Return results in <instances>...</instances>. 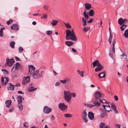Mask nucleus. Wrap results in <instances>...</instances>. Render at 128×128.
Wrapping results in <instances>:
<instances>
[{
  "mask_svg": "<svg viewBox=\"0 0 128 128\" xmlns=\"http://www.w3.org/2000/svg\"><path fill=\"white\" fill-rule=\"evenodd\" d=\"M66 40H70L73 41H76L77 39L75 34H72L70 32V30H66Z\"/></svg>",
  "mask_w": 128,
  "mask_h": 128,
  "instance_id": "1",
  "label": "nucleus"
},
{
  "mask_svg": "<svg viewBox=\"0 0 128 128\" xmlns=\"http://www.w3.org/2000/svg\"><path fill=\"white\" fill-rule=\"evenodd\" d=\"M64 94L65 99L67 102H69L70 101L72 98L71 93L69 91L64 90Z\"/></svg>",
  "mask_w": 128,
  "mask_h": 128,
  "instance_id": "2",
  "label": "nucleus"
},
{
  "mask_svg": "<svg viewBox=\"0 0 128 128\" xmlns=\"http://www.w3.org/2000/svg\"><path fill=\"white\" fill-rule=\"evenodd\" d=\"M116 43V40L114 38L113 39L112 42V46L110 48L109 56L112 57V56L115 53L114 45Z\"/></svg>",
  "mask_w": 128,
  "mask_h": 128,
  "instance_id": "3",
  "label": "nucleus"
},
{
  "mask_svg": "<svg viewBox=\"0 0 128 128\" xmlns=\"http://www.w3.org/2000/svg\"><path fill=\"white\" fill-rule=\"evenodd\" d=\"M35 68L32 65L29 66V71L28 74L30 76L33 77V74L34 72Z\"/></svg>",
  "mask_w": 128,
  "mask_h": 128,
  "instance_id": "4",
  "label": "nucleus"
},
{
  "mask_svg": "<svg viewBox=\"0 0 128 128\" xmlns=\"http://www.w3.org/2000/svg\"><path fill=\"white\" fill-rule=\"evenodd\" d=\"M42 72H39V70H36L33 74V77L34 78L36 79L39 78L42 76Z\"/></svg>",
  "mask_w": 128,
  "mask_h": 128,
  "instance_id": "5",
  "label": "nucleus"
},
{
  "mask_svg": "<svg viewBox=\"0 0 128 128\" xmlns=\"http://www.w3.org/2000/svg\"><path fill=\"white\" fill-rule=\"evenodd\" d=\"M82 115V118L84 122H87L88 121V120L87 118V114L86 110H84Z\"/></svg>",
  "mask_w": 128,
  "mask_h": 128,
  "instance_id": "6",
  "label": "nucleus"
},
{
  "mask_svg": "<svg viewBox=\"0 0 128 128\" xmlns=\"http://www.w3.org/2000/svg\"><path fill=\"white\" fill-rule=\"evenodd\" d=\"M6 60L7 64L9 66H12L14 62V60L13 59H10L8 58H7Z\"/></svg>",
  "mask_w": 128,
  "mask_h": 128,
  "instance_id": "7",
  "label": "nucleus"
},
{
  "mask_svg": "<svg viewBox=\"0 0 128 128\" xmlns=\"http://www.w3.org/2000/svg\"><path fill=\"white\" fill-rule=\"evenodd\" d=\"M30 78L29 76L23 78L22 84H25L27 83H28L30 81Z\"/></svg>",
  "mask_w": 128,
  "mask_h": 128,
  "instance_id": "8",
  "label": "nucleus"
},
{
  "mask_svg": "<svg viewBox=\"0 0 128 128\" xmlns=\"http://www.w3.org/2000/svg\"><path fill=\"white\" fill-rule=\"evenodd\" d=\"M52 110L51 108H49L47 106H45L44 108V112L45 113L48 114Z\"/></svg>",
  "mask_w": 128,
  "mask_h": 128,
  "instance_id": "9",
  "label": "nucleus"
},
{
  "mask_svg": "<svg viewBox=\"0 0 128 128\" xmlns=\"http://www.w3.org/2000/svg\"><path fill=\"white\" fill-rule=\"evenodd\" d=\"M59 107L61 110H63L68 108V106L65 105L64 103H60L59 104Z\"/></svg>",
  "mask_w": 128,
  "mask_h": 128,
  "instance_id": "10",
  "label": "nucleus"
},
{
  "mask_svg": "<svg viewBox=\"0 0 128 128\" xmlns=\"http://www.w3.org/2000/svg\"><path fill=\"white\" fill-rule=\"evenodd\" d=\"M8 81V78H4L3 77H2L1 80L2 84H4V85H6Z\"/></svg>",
  "mask_w": 128,
  "mask_h": 128,
  "instance_id": "11",
  "label": "nucleus"
},
{
  "mask_svg": "<svg viewBox=\"0 0 128 128\" xmlns=\"http://www.w3.org/2000/svg\"><path fill=\"white\" fill-rule=\"evenodd\" d=\"M88 116L89 118L91 120L94 119V114L92 112H89L88 113Z\"/></svg>",
  "mask_w": 128,
  "mask_h": 128,
  "instance_id": "12",
  "label": "nucleus"
},
{
  "mask_svg": "<svg viewBox=\"0 0 128 128\" xmlns=\"http://www.w3.org/2000/svg\"><path fill=\"white\" fill-rule=\"evenodd\" d=\"M96 100H97L101 97V95L98 91H96L95 93Z\"/></svg>",
  "mask_w": 128,
  "mask_h": 128,
  "instance_id": "13",
  "label": "nucleus"
},
{
  "mask_svg": "<svg viewBox=\"0 0 128 128\" xmlns=\"http://www.w3.org/2000/svg\"><path fill=\"white\" fill-rule=\"evenodd\" d=\"M127 20L124 19H123L122 18H119L118 20V23L120 25H122V24L125 22H127Z\"/></svg>",
  "mask_w": 128,
  "mask_h": 128,
  "instance_id": "14",
  "label": "nucleus"
},
{
  "mask_svg": "<svg viewBox=\"0 0 128 128\" xmlns=\"http://www.w3.org/2000/svg\"><path fill=\"white\" fill-rule=\"evenodd\" d=\"M97 66L95 68V72H97L100 71L103 68V66L101 65L100 64H98Z\"/></svg>",
  "mask_w": 128,
  "mask_h": 128,
  "instance_id": "15",
  "label": "nucleus"
},
{
  "mask_svg": "<svg viewBox=\"0 0 128 128\" xmlns=\"http://www.w3.org/2000/svg\"><path fill=\"white\" fill-rule=\"evenodd\" d=\"M11 29L14 30H18L19 28L17 24H15L12 25L11 27Z\"/></svg>",
  "mask_w": 128,
  "mask_h": 128,
  "instance_id": "16",
  "label": "nucleus"
},
{
  "mask_svg": "<svg viewBox=\"0 0 128 128\" xmlns=\"http://www.w3.org/2000/svg\"><path fill=\"white\" fill-rule=\"evenodd\" d=\"M102 106L104 109L108 112L111 110L110 108V106L109 104L107 105H102Z\"/></svg>",
  "mask_w": 128,
  "mask_h": 128,
  "instance_id": "17",
  "label": "nucleus"
},
{
  "mask_svg": "<svg viewBox=\"0 0 128 128\" xmlns=\"http://www.w3.org/2000/svg\"><path fill=\"white\" fill-rule=\"evenodd\" d=\"M20 64L18 63H17L15 64L13 66L12 68V72H14V68L15 69H18L19 68Z\"/></svg>",
  "mask_w": 128,
  "mask_h": 128,
  "instance_id": "18",
  "label": "nucleus"
},
{
  "mask_svg": "<svg viewBox=\"0 0 128 128\" xmlns=\"http://www.w3.org/2000/svg\"><path fill=\"white\" fill-rule=\"evenodd\" d=\"M109 127L103 122H101L100 124V128H109Z\"/></svg>",
  "mask_w": 128,
  "mask_h": 128,
  "instance_id": "19",
  "label": "nucleus"
},
{
  "mask_svg": "<svg viewBox=\"0 0 128 128\" xmlns=\"http://www.w3.org/2000/svg\"><path fill=\"white\" fill-rule=\"evenodd\" d=\"M15 87L14 85H12L11 83L9 84V86L8 87V89L9 90H13Z\"/></svg>",
  "mask_w": 128,
  "mask_h": 128,
  "instance_id": "20",
  "label": "nucleus"
},
{
  "mask_svg": "<svg viewBox=\"0 0 128 128\" xmlns=\"http://www.w3.org/2000/svg\"><path fill=\"white\" fill-rule=\"evenodd\" d=\"M99 77L100 78H104L106 76V72L105 71L101 72L98 74Z\"/></svg>",
  "mask_w": 128,
  "mask_h": 128,
  "instance_id": "21",
  "label": "nucleus"
},
{
  "mask_svg": "<svg viewBox=\"0 0 128 128\" xmlns=\"http://www.w3.org/2000/svg\"><path fill=\"white\" fill-rule=\"evenodd\" d=\"M70 80L69 78H66L64 80H60V82L62 83L63 84H66V82L68 83V82L70 81Z\"/></svg>",
  "mask_w": 128,
  "mask_h": 128,
  "instance_id": "22",
  "label": "nucleus"
},
{
  "mask_svg": "<svg viewBox=\"0 0 128 128\" xmlns=\"http://www.w3.org/2000/svg\"><path fill=\"white\" fill-rule=\"evenodd\" d=\"M12 101L10 100H7L5 102L6 106L7 107H8L11 104Z\"/></svg>",
  "mask_w": 128,
  "mask_h": 128,
  "instance_id": "23",
  "label": "nucleus"
},
{
  "mask_svg": "<svg viewBox=\"0 0 128 128\" xmlns=\"http://www.w3.org/2000/svg\"><path fill=\"white\" fill-rule=\"evenodd\" d=\"M58 22V20H54L52 21L50 23L52 26H56Z\"/></svg>",
  "mask_w": 128,
  "mask_h": 128,
  "instance_id": "24",
  "label": "nucleus"
},
{
  "mask_svg": "<svg viewBox=\"0 0 128 128\" xmlns=\"http://www.w3.org/2000/svg\"><path fill=\"white\" fill-rule=\"evenodd\" d=\"M66 44L68 46H70L73 44V42L72 41H66L65 42Z\"/></svg>",
  "mask_w": 128,
  "mask_h": 128,
  "instance_id": "25",
  "label": "nucleus"
},
{
  "mask_svg": "<svg viewBox=\"0 0 128 128\" xmlns=\"http://www.w3.org/2000/svg\"><path fill=\"white\" fill-rule=\"evenodd\" d=\"M100 64L99 63V61L97 60H96L92 63L93 67H94L96 66H98V64Z\"/></svg>",
  "mask_w": 128,
  "mask_h": 128,
  "instance_id": "26",
  "label": "nucleus"
},
{
  "mask_svg": "<svg viewBox=\"0 0 128 128\" xmlns=\"http://www.w3.org/2000/svg\"><path fill=\"white\" fill-rule=\"evenodd\" d=\"M85 8L88 10H89L91 8V4L89 3H86L85 4Z\"/></svg>",
  "mask_w": 128,
  "mask_h": 128,
  "instance_id": "27",
  "label": "nucleus"
},
{
  "mask_svg": "<svg viewBox=\"0 0 128 128\" xmlns=\"http://www.w3.org/2000/svg\"><path fill=\"white\" fill-rule=\"evenodd\" d=\"M36 88H34L33 87L31 86L29 87L28 88V90L29 92H31L35 90Z\"/></svg>",
  "mask_w": 128,
  "mask_h": 128,
  "instance_id": "28",
  "label": "nucleus"
},
{
  "mask_svg": "<svg viewBox=\"0 0 128 128\" xmlns=\"http://www.w3.org/2000/svg\"><path fill=\"white\" fill-rule=\"evenodd\" d=\"M22 98L20 96H18L17 97V99L18 104H20L22 103Z\"/></svg>",
  "mask_w": 128,
  "mask_h": 128,
  "instance_id": "29",
  "label": "nucleus"
},
{
  "mask_svg": "<svg viewBox=\"0 0 128 128\" xmlns=\"http://www.w3.org/2000/svg\"><path fill=\"white\" fill-rule=\"evenodd\" d=\"M94 14V12L93 10H90L89 12V14L90 16H93Z\"/></svg>",
  "mask_w": 128,
  "mask_h": 128,
  "instance_id": "30",
  "label": "nucleus"
},
{
  "mask_svg": "<svg viewBox=\"0 0 128 128\" xmlns=\"http://www.w3.org/2000/svg\"><path fill=\"white\" fill-rule=\"evenodd\" d=\"M93 103L94 106L96 107H98L100 105V104L96 101L94 102Z\"/></svg>",
  "mask_w": 128,
  "mask_h": 128,
  "instance_id": "31",
  "label": "nucleus"
},
{
  "mask_svg": "<svg viewBox=\"0 0 128 128\" xmlns=\"http://www.w3.org/2000/svg\"><path fill=\"white\" fill-rule=\"evenodd\" d=\"M113 36L111 34H110V36L108 39V42L110 44H111L112 39Z\"/></svg>",
  "mask_w": 128,
  "mask_h": 128,
  "instance_id": "32",
  "label": "nucleus"
},
{
  "mask_svg": "<svg viewBox=\"0 0 128 128\" xmlns=\"http://www.w3.org/2000/svg\"><path fill=\"white\" fill-rule=\"evenodd\" d=\"M124 35L125 38H128V29H127L125 30Z\"/></svg>",
  "mask_w": 128,
  "mask_h": 128,
  "instance_id": "33",
  "label": "nucleus"
},
{
  "mask_svg": "<svg viewBox=\"0 0 128 128\" xmlns=\"http://www.w3.org/2000/svg\"><path fill=\"white\" fill-rule=\"evenodd\" d=\"M63 23L64 24L66 27L68 28H70L72 26L70 24L68 23H66L64 22H63Z\"/></svg>",
  "mask_w": 128,
  "mask_h": 128,
  "instance_id": "34",
  "label": "nucleus"
},
{
  "mask_svg": "<svg viewBox=\"0 0 128 128\" xmlns=\"http://www.w3.org/2000/svg\"><path fill=\"white\" fill-rule=\"evenodd\" d=\"M15 43L14 41H12L11 42L10 44V47L12 48H14V45Z\"/></svg>",
  "mask_w": 128,
  "mask_h": 128,
  "instance_id": "35",
  "label": "nucleus"
},
{
  "mask_svg": "<svg viewBox=\"0 0 128 128\" xmlns=\"http://www.w3.org/2000/svg\"><path fill=\"white\" fill-rule=\"evenodd\" d=\"M64 116L66 118H71L72 116V114H65Z\"/></svg>",
  "mask_w": 128,
  "mask_h": 128,
  "instance_id": "36",
  "label": "nucleus"
},
{
  "mask_svg": "<svg viewBox=\"0 0 128 128\" xmlns=\"http://www.w3.org/2000/svg\"><path fill=\"white\" fill-rule=\"evenodd\" d=\"M83 14L84 17L86 18L87 19H88L89 18V16L88 14L86 13V11H85L84 13Z\"/></svg>",
  "mask_w": 128,
  "mask_h": 128,
  "instance_id": "37",
  "label": "nucleus"
},
{
  "mask_svg": "<svg viewBox=\"0 0 128 128\" xmlns=\"http://www.w3.org/2000/svg\"><path fill=\"white\" fill-rule=\"evenodd\" d=\"M78 73L82 77L84 76L83 75V72L82 71H80L79 70H78L77 71Z\"/></svg>",
  "mask_w": 128,
  "mask_h": 128,
  "instance_id": "38",
  "label": "nucleus"
},
{
  "mask_svg": "<svg viewBox=\"0 0 128 128\" xmlns=\"http://www.w3.org/2000/svg\"><path fill=\"white\" fill-rule=\"evenodd\" d=\"M90 28V27H85L84 28L83 30L85 32H86L88 31Z\"/></svg>",
  "mask_w": 128,
  "mask_h": 128,
  "instance_id": "39",
  "label": "nucleus"
},
{
  "mask_svg": "<svg viewBox=\"0 0 128 128\" xmlns=\"http://www.w3.org/2000/svg\"><path fill=\"white\" fill-rule=\"evenodd\" d=\"M100 101V102L103 103H105L107 104H109V102H108L104 100H101L100 99L99 100Z\"/></svg>",
  "mask_w": 128,
  "mask_h": 128,
  "instance_id": "40",
  "label": "nucleus"
},
{
  "mask_svg": "<svg viewBox=\"0 0 128 128\" xmlns=\"http://www.w3.org/2000/svg\"><path fill=\"white\" fill-rule=\"evenodd\" d=\"M4 29V28H1L0 30V36L1 37H2L3 36L2 30Z\"/></svg>",
  "mask_w": 128,
  "mask_h": 128,
  "instance_id": "41",
  "label": "nucleus"
},
{
  "mask_svg": "<svg viewBox=\"0 0 128 128\" xmlns=\"http://www.w3.org/2000/svg\"><path fill=\"white\" fill-rule=\"evenodd\" d=\"M126 26L123 24L122 26L120 28V29H121L122 31L124 30V29L126 28Z\"/></svg>",
  "mask_w": 128,
  "mask_h": 128,
  "instance_id": "42",
  "label": "nucleus"
},
{
  "mask_svg": "<svg viewBox=\"0 0 128 128\" xmlns=\"http://www.w3.org/2000/svg\"><path fill=\"white\" fill-rule=\"evenodd\" d=\"M18 107L20 110H22L23 108V106L22 104H18Z\"/></svg>",
  "mask_w": 128,
  "mask_h": 128,
  "instance_id": "43",
  "label": "nucleus"
},
{
  "mask_svg": "<svg viewBox=\"0 0 128 128\" xmlns=\"http://www.w3.org/2000/svg\"><path fill=\"white\" fill-rule=\"evenodd\" d=\"M13 22V20H12L11 19H10L9 20H8L7 22L6 23L8 24L9 25L10 24L12 23Z\"/></svg>",
  "mask_w": 128,
  "mask_h": 128,
  "instance_id": "44",
  "label": "nucleus"
},
{
  "mask_svg": "<svg viewBox=\"0 0 128 128\" xmlns=\"http://www.w3.org/2000/svg\"><path fill=\"white\" fill-rule=\"evenodd\" d=\"M52 31L51 30H49L47 31L46 32V33L48 35H50L52 34Z\"/></svg>",
  "mask_w": 128,
  "mask_h": 128,
  "instance_id": "45",
  "label": "nucleus"
},
{
  "mask_svg": "<svg viewBox=\"0 0 128 128\" xmlns=\"http://www.w3.org/2000/svg\"><path fill=\"white\" fill-rule=\"evenodd\" d=\"M18 50H19V52L20 53H21L23 52V49L22 47H20L18 48Z\"/></svg>",
  "mask_w": 128,
  "mask_h": 128,
  "instance_id": "46",
  "label": "nucleus"
},
{
  "mask_svg": "<svg viewBox=\"0 0 128 128\" xmlns=\"http://www.w3.org/2000/svg\"><path fill=\"white\" fill-rule=\"evenodd\" d=\"M46 10H48V6L46 5H44L43 7Z\"/></svg>",
  "mask_w": 128,
  "mask_h": 128,
  "instance_id": "47",
  "label": "nucleus"
},
{
  "mask_svg": "<svg viewBox=\"0 0 128 128\" xmlns=\"http://www.w3.org/2000/svg\"><path fill=\"white\" fill-rule=\"evenodd\" d=\"M23 125L24 126L28 127V123L26 122H24L23 124Z\"/></svg>",
  "mask_w": 128,
  "mask_h": 128,
  "instance_id": "48",
  "label": "nucleus"
},
{
  "mask_svg": "<svg viewBox=\"0 0 128 128\" xmlns=\"http://www.w3.org/2000/svg\"><path fill=\"white\" fill-rule=\"evenodd\" d=\"M94 21V20L92 18H90V20L87 21V22L89 23H92Z\"/></svg>",
  "mask_w": 128,
  "mask_h": 128,
  "instance_id": "49",
  "label": "nucleus"
},
{
  "mask_svg": "<svg viewBox=\"0 0 128 128\" xmlns=\"http://www.w3.org/2000/svg\"><path fill=\"white\" fill-rule=\"evenodd\" d=\"M2 70L3 72V73L4 74H7L8 73V72L6 70H4L3 69H2Z\"/></svg>",
  "mask_w": 128,
  "mask_h": 128,
  "instance_id": "50",
  "label": "nucleus"
},
{
  "mask_svg": "<svg viewBox=\"0 0 128 128\" xmlns=\"http://www.w3.org/2000/svg\"><path fill=\"white\" fill-rule=\"evenodd\" d=\"M105 114L104 113H101L100 115V117L101 118H103L105 116Z\"/></svg>",
  "mask_w": 128,
  "mask_h": 128,
  "instance_id": "51",
  "label": "nucleus"
},
{
  "mask_svg": "<svg viewBox=\"0 0 128 128\" xmlns=\"http://www.w3.org/2000/svg\"><path fill=\"white\" fill-rule=\"evenodd\" d=\"M43 17L45 19L47 17V14H43Z\"/></svg>",
  "mask_w": 128,
  "mask_h": 128,
  "instance_id": "52",
  "label": "nucleus"
},
{
  "mask_svg": "<svg viewBox=\"0 0 128 128\" xmlns=\"http://www.w3.org/2000/svg\"><path fill=\"white\" fill-rule=\"evenodd\" d=\"M111 107H112V108L114 110L116 109V106H115L114 105V104L112 105Z\"/></svg>",
  "mask_w": 128,
  "mask_h": 128,
  "instance_id": "53",
  "label": "nucleus"
},
{
  "mask_svg": "<svg viewBox=\"0 0 128 128\" xmlns=\"http://www.w3.org/2000/svg\"><path fill=\"white\" fill-rule=\"evenodd\" d=\"M88 106V107H90V108H92L94 106V105L91 104H88L87 105Z\"/></svg>",
  "mask_w": 128,
  "mask_h": 128,
  "instance_id": "54",
  "label": "nucleus"
},
{
  "mask_svg": "<svg viewBox=\"0 0 128 128\" xmlns=\"http://www.w3.org/2000/svg\"><path fill=\"white\" fill-rule=\"evenodd\" d=\"M72 97L74 98H75L76 96V94L75 93L73 92L72 93Z\"/></svg>",
  "mask_w": 128,
  "mask_h": 128,
  "instance_id": "55",
  "label": "nucleus"
},
{
  "mask_svg": "<svg viewBox=\"0 0 128 128\" xmlns=\"http://www.w3.org/2000/svg\"><path fill=\"white\" fill-rule=\"evenodd\" d=\"M115 126L116 127H117V128H120V125L119 124H116Z\"/></svg>",
  "mask_w": 128,
  "mask_h": 128,
  "instance_id": "56",
  "label": "nucleus"
},
{
  "mask_svg": "<svg viewBox=\"0 0 128 128\" xmlns=\"http://www.w3.org/2000/svg\"><path fill=\"white\" fill-rule=\"evenodd\" d=\"M114 98L115 100L116 101H117L118 100V97L116 96H114Z\"/></svg>",
  "mask_w": 128,
  "mask_h": 128,
  "instance_id": "57",
  "label": "nucleus"
},
{
  "mask_svg": "<svg viewBox=\"0 0 128 128\" xmlns=\"http://www.w3.org/2000/svg\"><path fill=\"white\" fill-rule=\"evenodd\" d=\"M14 110V108H12L10 109L9 111L10 112H12Z\"/></svg>",
  "mask_w": 128,
  "mask_h": 128,
  "instance_id": "58",
  "label": "nucleus"
},
{
  "mask_svg": "<svg viewBox=\"0 0 128 128\" xmlns=\"http://www.w3.org/2000/svg\"><path fill=\"white\" fill-rule=\"evenodd\" d=\"M72 51L74 52H76V50L74 48H72Z\"/></svg>",
  "mask_w": 128,
  "mask_h": 128,
  "instance_id": "59",
  "label": "nucleus"
},
{
  "mask_svg": "<svg viewBox=\"0 0 128 128\" xmlns=\"http://www.w3.org/2000/svg\"><path fill=\"white\" fill-rule=\"evenodd\" d=\"M121 56L123 57H124L125 58H126V56L124 54H123Z\"/></svg>",
  "mask_w": 128,
  "mask_h": 128,
  "instance_id": "60",
  "label": "nucleus"
},
{
  "mask_svg": "<svg viewBox=\"0 0 128 128\" xmlns=\"http://www.w3.org/2000/svg\"><path fill=\"white\" fill-rule=\"evenodd\" d=\"M18 93L20 94H24V93L23 92L21 91H18Z\"/></svg>",
  "mask_w": 128,
  "mask_h": 128,
  "instance_id": "61",
  "label": "nucleus"
},
{
  "mask_svg": "<svg viewBox=\"0 0 128 128\" xmlns=\"http://www.w3.org/2000/svg\"><path fill=\"white\" fill-rule=\"evenodd\" d=\"M60 84V82H56L55 84V86H58Z\"/></svg>",
  "mask_w": 128,
  "mask_h": 128,
  "instance_id": "62",
  "label": "nucleus"
},
{
  "mask_svg": "<svg viewBox=\"0 0 128 128\" xmlns=\"http://www.w3.org/2000/svg\"><path fill=\"white\" fill-rule=\"evenodd\" d=\"M15 57L17 61H19L20 60V59L18 57L15 56Z\"/></svg>",
  "mask_w": 128,
  "mask_h": 128,
  "instance_id": "63",
  "label": "nucleus"
},
{
  "mask_svg": "<svg viewBox=\"0 0 128 128\" xmlns=\"http://www.w3.org/2000/svg\"><path fill=\"white\" fill-rule=\"evenodd\" d=\"M51 118L52 120H54L55 119V118L54 116H51Z\"/></svg>",
  "mask_w": 128,
  "mask_h": 128,
  "instance_id": "64",
  "label": "nucleus"
}]
</instances>
